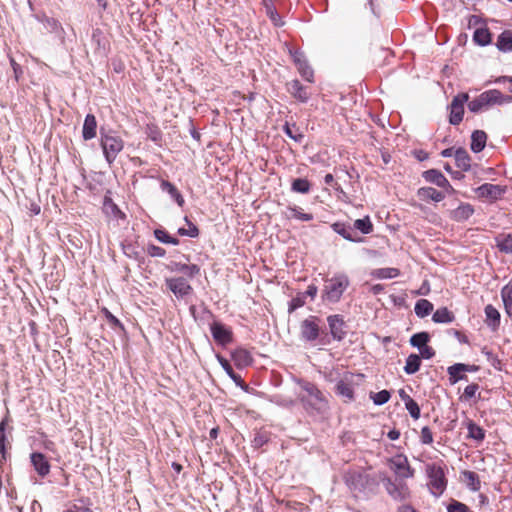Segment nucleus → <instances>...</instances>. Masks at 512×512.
Returning <instances> with one entry per match:
<instances>
[{"mask_svg": "<svg viewBox=\"0 0 512 512\" xmlns=\"http://www.w3.org/2000/svg\"><path fill=\"white\" fill-rule=\"evenodd\" d=\"M349 284L350 281L347 275L343 273L335 274L333 277L326 280L322 293L323 300L330 303L338 302Z\"/></svg>", "mask_w": 512, "mask_h": 512, "instance_id": "f257e3e1", "label": "nucleus"}, {"mask_svg": "<svg viewBox=\"0 0 512 512\" xmlns=\"http://www.w3.org/2000/svg\"><path fill=\"white\" fill-rule=\"evenodd\" d=\"M300 397L302 402L312 409L321 411L326 407V400L321 391L310 382H300Z\"/></svg>", "mask_w": 512, "mask_h": 512, "instance_id": "f03ea898", "label": "nucleus"}, {"mask_svg": "<svg viewBox=\"0 0 512 512\" xmlns=\"http://www.w3.org/2000/svg\"><path fill=\"white\" fill-rule=\"evenodd\" d=\"M428 487L434 496H440L446 489L447 481L444 469L436 464L427 466Z\"/></svg>", "mask_w": 512, "mask_h": 512, "instance_id": "7ed1b4c3", "label": "nucleus"}, {"mask_svg": "<svg viewBox=\"0 0 512 512\" xmlns=\"http://www.w3.org/2000/svg\"><path fill=\"white\" fill-rule=\"evenodd\" d=\"M101 146L108 163H112L124 147L123 140L116 135H105L102 137Z\"/></svg>", "mask_w": 512, "mask_h": 512, "instance_id": "20e7f679", "label": "nucleus"}, {"mask_svg": "<svg viewBox=\"0 0 512 512\" xmlns=\"http://www.w3.org/2000/svg\"><path fill=\"white\" fill-rule=\"evenodd\" d=\"M501 98L502 94L498 90H489L470 101L468 108L471 112L477 113L491 104L499 103Z\"/></svg>", "mask_w": 512, "mask_h": 512, "instance_id": "39448f33", "label": "nucleus"}, {"mask_svg": "<svg viewBox=\"0 0 512 512\" xmlns=\"http://www.w3.org/2000/svg\"><path fill=\"white\" fill-rule=\"evenodd\" d=\"M389 468L400 478H410L413 476V470L409 465L408 459L402 454H397L388 460Z\"/></svg>", "mask_w": 512, "mask_h": 512, "instance_id": "423d86ee", "label": "nucleus"}, {"mask_svg": "<svg viewBox=\"0 0 512 512\" xmlns=\"http://www.w3.org/2000/svg\"><path fill=\"white\" fill-rule=\"evenodd\" d=\"M469 96L467 93L456 95L450 104V117L449 121L453 125H458L464 115V105L468 101Z\"/></svg>", "mask_w": 512, "mask_h": 512, "instance_id": "0eeeda50", "label": "nucleus"}, {"mask_svg": "<svg viewBox=\"0 0 512 512\" xmlns=\"http://www.w3.org/2000/svg\"><path fill=\"white\" fill-rule=\"evenodd\" d=\"M294 63L297 66V69L300 75L308 82H313L314 73L312 68L309 66L304 54L300 51H291L290 52Z\"/></svg>", "mask_w": 512, "mask_h": 512, "instance_id": "6e6552de", "label": "nucleus"}, {"mask_svg": "<svg viewBox=\"0 0 512 512\" xmlns=\"http://www.w3.org/2000/svg\"><path fill=\"white\" fill-rule=\"evenodd\" d=\"M301 336L306 341H314L319 336V324L316 317H309L302 321Z\"/></svg>", "mask_w": 512, "mask_h": 512, "instance_id": "1a4fd4ad", "label": "nucleus"}, {"mask_svg": "<svg viewBox=\"0 0 512 512\" xmlns=\"http://www.w3.org/2000/svg\"><path fill=\"white\" fill-rule=\"evenodd\" d=\"M166 284L176 297H185L192 291L191 286L183 277L169 278L166 280Z\"/></svg>", "mask_w": 512, "mask_h": 512, "instance_id": "9d476101", "label": "nucleus"}, {"mask_svg": "<svg viewBox=\"0 0 512 512\" xmlns=\"http://www.w3.org/2000/svg\"><path fill=\"white\" fill-rule=\"evenodd\" d=\"M210 330L214 340L218 344L225 346L232 341V331L225 325L219 322H213L210 325Z\"/></svg>", "mask_w": 512, "mask_h": 512, "instance_id": "9b49d317", "label": "nucleus"}, {"mask_svg": "<svg viewBox=\"0 0 512 512\" xmlns=\"http://www.w3.org/2000/svg\"><path fill=\"white\" fill-rule=\"evenodd\" d=\"M423 178L441 188H446L449 193L454 191L447 178L438 170L430 169L423 173Z\"/></svg>", "mask_w": 512, "mask_h": 512, "instance_id": "f8f14e48", "label": "nucleus"}, {"mask_svg": "<svg viewBox=\"0 0 512 512\" xmlns=\"http://www.w3.org/2000/svg\"><path fill=\"white\" fill-rule=\"evenodd\" d=\"M385 488L388 494L398 501L406 500L410 495L409 489L405 484H396L390 479L386 481Z\"/></svg>", "mask_w": 512, "mask_h": 512, "instance_id": "ddd939ff", "label": "nucleus"}, {"mask_svg": "<svg viewBox=\"0 0 512 512\" xmlns=\"http://www.w3.org/2000/svg\"><path fill=\"white\" fill-rule=\"evenodd\" d=\"M31 463L35 471L41 476L45 477L50 472V464L42 453H32L30 456Z\"/></svg>", "mask_w": 512, "mask_h": 512, "instance_id": "4468645a", "label": "nucleus"}, {"mask_svg": "<svg viewBox=\"0 0 512 512\" xmlns=\"http://www.w3.org/2000/svg\"><path fill=\"white\" fill-rule=\"evenodd\" d=\"M504 190L499 185L485 183L477 188L476 193L478 197L487 199H497Z\"/></svg>", "mask_w": 512, "mask_h": 512, "instance_id": "2eb2a0df", "label": "nucleus"}, {"mask_svg": "<svg viewBox=\"0 0 512 512\" xmlns=\"http://www.w3.org/2000/svg\"><path fill=\"white\" fill-rule=\"evenodd\" d=\"M474 212L473 207L468 203H461L456 209L449 211L451 219L462 222L467 220Z\"/></svg>", "mask_w": 512, "mask_h": 512, "instance_id": "dca6fc26", "label": "nucleus"}, {"mask_svg": "<svg viewBox=\"0 0 512 512\" xmlns=\"http://www.w3.org/2000/svg\"><path fill=\"white\" fill-rule=\"evenodd\" d=\"M417 196L423 201L440 202L445 198V195L433 187H422L418 189Z\"/></svg>", "mask_w": 512, "mask_h": 512, "instance_id": "f3484780", "label": "nucleus"}, {"mask_svg": "<svg viewBox=\"0 0 512 512\" xmlns=\"http://www.w3.org/2000/svg\"><path fill=\"white\" fill-rule=\"evenodd\" d=\"M231 357L237 368H244L252 363L250 352L243 348H238L233 351Z\"/></svg>", "mask_w": 512, "mask_h": 512, "instance_id": "a211bd4d", "label": "nucleus"}, {"mask_svg": "<svg viewBox=\"0 0 512 512\" xmlns=\"http://www.w3.org/2000/svg\"><path fill=\"white\" fill-rule=\"evenodd\" d=\"M288 91L300 102H307L310 97L306 88L298 80H293L288 83Z\"/></svg>", "mask_w": 512, "mask_h": 512, "instance_id": "6ab92c4d", "label": "nucleus"}, {"mask_svg": "<svg viewBox=\"0 0 512 512\" xmlns=\"http://www.w3.org/2000/svg\"><path fill=\"white\" fill-rule=\"evenodd\" d=\"M328 324L333 338L341 340L345 334L343 320L338 315H332L328 317Z\"/></svg>", "mask_w": 512, "mask_h": 512, "instance_id": "aec40b11", "label": "nucleus"}, {"mask_svg": "<svg viewBox=\"0 0 512 512\" xmlns=\"http://www.w3.org/2000/svg\"><path fill=\"white\" fill-rule=\"evenodd\" d=\"M96 130H97V122L95 119V116L92 114H88L85 117L84 124H83V138L85 140L93 139L96 136Z\"/></svg>", "mask_w": 512, "mask_h": 512, "instance_id": "412c9836", "label": "nucleus"}, {"mask_svg": "<svg viewBox=\"0 0 512 512\" xmlns=\"http://www.w3.org/2000/svg\"><path fill=\"white\" fill-rule=\"evenodd\" d=\"M486 141L487 135L484 131H474L471 136V150L475 153L481 152L486 146Z\"/></svg>", "mask_w": 512, "mask_h": 512, "instance_id": "4be33fe9", "label": "nucleus"}, {"mask_svg": "<svg viewBox=\"0 0 512 512\" xmlns=\"http://www.w3.org/2000/svg\"><path fill=\"white\" fill-rule=\"evenodd\" d=\"M485 316L486 323L489 327L495 330L500 323V313L499 311L492 305H487L485 307Z\"/></svg>", "mask_w": 512, "mask_h": 512, "instance_id": "5701e85b", "label": "nucleus"}, {"mask_svg": "<svg viewBox=\"0 0 512 512\" xmlns=\"http://www.w3.org/2000/svg\"><path fill=\"white\" fill-rule=\"evenodd\" d=\"M161 189L162 191L164 192H167L172 199H174L176 201V203L182 207L184 205V198L183 196L179 193V191L176 189V187L170 183L169 181H165L163 180L161 182Z\"/></svg>", "mask_w": 512, "mask_h": 512, "instance_id": "b1692460", "label": "nucleus"}, {"mask_svg": "<svg viewBox=\"0 0 512 512\" xmlns=\"http://www.w3.org/2000/svg\"><path fill=\"white\" fill-rule=\"evenodd\" d=\"M468 370V365L457 363L448 368L449 379L452 384L464 378L463 372Z\"/></svg>", "mask_w": 512, "mask_h": 512, "instance_id": "393cba45", "label": "nucleus"}, {"mask_svg": "<svg viewBox=\"0 0 512 512\" xmlns=\"http://www.w3.org/2000/svg\"><path fill=\"white\" fill-rule=\"evenodd\" d=\"M103 211L107 216L114 219H122L124 217V214L120 211L117 205L108 197L104 199Z\"/></svg>", "mask_w": 512, "mask_h": 512, "instance_id": "a878e982", "label": "nucleus"}, {"mask_svg": "<svg viewBox=\"0 0 512 512\" xmlns=\"http://www.w3.org/2000/svg\"><path fill=\"white\" fill-rule=\"evenodd\" d=\"M461 479L471 490L477 491L480 489V480L475 472L463 471Z\"/></svg>", "mask_w": 512, "mask_h": 512, "instance_id": "bb28decb", "label": "nucleus"}, {"mask_svg": "<svg viewBox=\"0 0 512 512\" xmlns=\"http://www.w3.org/2000/svg\"><path fill=\"white\" fill-rule=\"evenodd\" d=\"M496 246L501 252L512 253V235L500 234L496 237Z\"/></svg>", "mask_w": 512, "mask_h": 512, "instance_id": "cd10ccee", "label": "nucleus"}, {"mask_svg": "<svg viewBox=\"0 0 512 512\" xmlns=\"http://www.w3.org/2000/svg\"><path fill=\"white\" fill-rule=\"evenodd\" d=\"M400 272L397 268H378L371 272V276L377 279H392L399 276Z\"/></svg>", "mask_w": 512, "mask_h": 512, "instance_id": "c85d7f7f", "label": "nucleus"}, {"mask_svg": "<svg viewBox=\"0 0 512 512\" xmlns=\"http://www.w3.org/2000/svg\"><path fill=\"white\" fill-rule=\"evenodd\" d=\"M455 161L457 167L460 169L467 171L470 169V157L466 150L464 149H458L454 153Z\"/></svg>", "mask_w": 512, "mask_h": 512, "instance_id": "c756f323", "label": "nucleus"}, {"mask_svg": "<svg viewBox=\"0 0 512 512\" xmlns=\"http://www.w3.org/2000/svg\"><path fill=\"white\" fill-rule=\"evenodd\" d=\"M497 47L503 52L512 51V32L504 31L501 33L497 40Z\"/></svg>", "mask_w": 512, "mask_h": 512, "instance_id": "7c9ffc66", "label": "nucleus"}, {"mask_svg": "<svg viewBox=\"0 0 512 512\" xmlns=\"http://www.w3.org/2000/svg\"><path fill=\"white\" fill-rule=\"evenodd\" d=\"M414 310L418 317L424 318L432 312L433 305L426 299H420L416 302Z\"/></svg>", "mask_w": 512, "mask_h": 512, "instance_id": "2f4dec72", "label": "nucleus"}, {"mask_svg": "<svg viewBox=\"0 0 512 512\" xmlns=\"http://www.w3.org/2000/svg\"><path fill=\"white\" fill-rule=\"evenodd\" d=\"M286 217L288 219H298L300 221H310L313 219V215L310 213H305L299 207H289L286 212Z\"/></svg>", "mask_w": 512, "mask_h": 512, "instance_id": "473e14b6", "label": "nucleus"}, {"mask_svg": "<svg viewBox=\"0 0 512 512\" xmlns=\"http://www.w3.org/2000/svg\"><path fill=\"white\" fill-rule=\"evenodd\" d=\"M473 40L478 45L485 46L491 42V34L487 28L480 27L475 30Z\"/></svg>", "mask_w": 512, "mask_h": 512, "instance_id": "72a5a7b5", "label": "nucleus"}, {"mask_svg": "<svg viewBox=\"0 0 512 512\" xmlns=\"http://www.w3.org/2000/svg\"><path fill=\"white\" fill-rule=\"evenodd\" d=\"M332 228L333 230L341 235L343 238H345L346 240H349V241H353V242H358L360 241L361 239H356L354 236H353V230L351 227L349 226H345L344 224H341V223H334L332 225Z\"/></svg>", "mask_w": 512, "mask_h": 512, "instance_id": "f704fd0d", "label": "nucleus"}, {"mask_svg": "<svg viewBox=\"0 0 512 512\" xmlns=\"http://www.w3.org/2000/svg\"><path fill=\"white\" fill-rule=\"evenodd\" d=\"M420 364H421L420 356L416 355V354H411L406 359V365L404 367V371L407 374H414L419 370Z\"/></svg>", "mask_w": 512, "mask_h": 512, "instance_id": "c9c22d12", "label": "nucleus"}, {"mask_svg": "<svg viewBox=\"0 0 512 512\" xmlns=\"http://www.w3.org/2000/svg\"><path fill=\"white\" fill-rule=\"evenodd\" d=\"M501 298L505 307V311L509 316H512V288L505 285L501 290Z\"/></svg>", "mask_w": 512, "mask_h": 512, "instance_id": "e433bc0d", "label": "nucleus"}, {"mask_svg": "<svg viewBox=\"0 0 512 512\" xmlns=\"http://www.w3.org/2000/svg\"><path fill=\"white\" fill-rule=\"evenodd\" d=\"M433 321L436 323H450L454 316L447 308L437 309L433 314Z\"/></svg>", "mask_w": 512, "mask_h": 512, "instance_id": "4c0bfd02", "label": "nucleus"}, {"mask_svg": "<svg viewBox=\"0 0 512 512\" xmlns=\"http://www.w3.org/2000/svg\"><path fill=\"white\" fill-rule=\"evenodd\" d=\"M467 429H468V437L469 438H472L476 441H482L485 437V432L484 430L478 426L477 424L473 423V422H469L467 424Z\"/></svg>", "mask_w": 512, "mask_h": 512, "instance_id": "58836bf2", "label": "nucleus"}, {"mask_svg": "<svg viewBox=\"0 0 512 512\" xmlns=\"http://www.w3.org/2000/svg\"><path fill=\"white\" fill-rule=\"evenodd\" d=\"M310 187L311 185L307 179L297 178L293 180L291 188L294 192L305 194L310 191Z\"/></svg>", "mask_w": 512, "mask_h": 512, "instance_id": "ea45409f", "label": "nucleus"}, {"mask_svg": "<svg viewBox=\"0 0 512 512\" xmlns=\"http://www.w3.org/2000/svg\"><path fill=\"white\" fill-rule=\"evenodd\" d=\"M354 228L361 231L363 234H369L373 230V225L370 221V218L366 216L362 219H357L354 222Z\"/></svg>", "mask_w": 512, "mask_h": 512, "instance_id": "a19ab883", "label": "nucleus"}, {"mask_svg": "<svg viewBox=\"0 0 512 512\" xmlns=\"http://www.w3.org/2000/svg\"><path fill=\"white\" fill-rule=\"evenodd\" d=\"M429 341V335L426 332H421L414 334L410 339V344L414 347L420 349V347H424L427 345Z\"/></svg>", "mask_w": 512, "mask_h": 512, "instance_id": "79ce46f5", "label": "nucleus"}, {"mask_svg": "<svg viewBox=\"0 0 512 512\" xmlns=\"http://www.w3.org/2000/svg\"><path fill=\"white\" fill-rule=\"evenodd\" d=\"M154 235L156 237L157 240H159L160 242L162 243H165V244H173V245H177L178 244V240L176 238H173L171 237L166 231L164 230H161V229H156L154 231Z\"/></svg>", "mask_w": 512, "mask_h": 512, "instance_id": "37998d69", "label": "nucleus"}, {"mask_svg": "<svg viewBox=\"0 0 512 512\" xmlns=\"http://www.w3.org/2000/svg\"><path fill=\"white\" fill-rule=\"evenodd\" d=\"M337 392L347 399H351L353 397V389L351 385L344 380H341L337 384Z\"/></svg>", "mask_w": 512, "mask_h": 512, "instance_id": "c03bdc74", "label": "nucleus"}, {"mask_svg": "<svg viewBox=\"0 0 512 512\" xmlns=\"http://www.w3.org/2000/svg\"><path fill=\"white\" fill-rule=\"evenodd\" d=\"M405 407L412 418L418 419L420 417L419 405L413 399H406Z\"/></svg>", "mask_w": 512, "mask_h": 512, "instance_id": "a18cd8bd", "label": "nucleus"}, {"mask_svg": "<svg viewBox=\"0 0 512 512\" xmlns=\"http://www.w3.org/2000/svg\"><path fill=\"white\" fill-rule=\"evenodd\" d=\"M41 21L43 22L45 29L49 32L57 33L61 28L59 22L53 18L44 17Z\"/></svg>", "mask_w": 512, "mask_h": 512, "instance_id": "49530a36", "label": "nucleus"}, {"mask_svg": "<svg viewBox=\"0 0 512 512\" xmlns=\"http://www.w3.org/2000/svg\"><path fill=\"white\" fill-rule=\"evenodd\" d=\"M372 399L376 405H383L390 399V393L387 390H382L380 392L375 393L372 396Z\"/></svg>", "mask_w": 512, "mask_h": 512, "instance_id": "de8ad7c7", "label": "nucleus"}, {"mask_svg": "<svg viewBox=\"0 0 512 512\" xmlns=\"http://www.w3.org/2000/svg\"><path fill=\"white\" fill-rule=\"evenodd\" d=\"M185 220L187 221L188 225H189V228L185 229V228H179L178 230V233L181 235V236H189V237H196L198 236V229L195 225H193L192 223H190L187 218H185Z\"/></svg>", "mask_w": 512, "mask_h": 512, "instance_id": "09e8293b", "label": "nucleus"}, {"mask_svg": "<svg viewBox=\"0 0 512 512\" xmlns=\"http://www.w3.org/2000/svg\"><path fill=\"white\" fill-rule=\"evenodd\" d=\"M266 13L269 16V18L271 19V21L274 23L275 26L282 25L281 18L273 7L266 5Z\"/></svg>", "mask_w": 512, "mask_h": 512, "instance_id": "8fccbe9b", "label": "nucleus"}, {"mask_svg": "<svg viewBox=\"0 0 512 512\" xmlns=\"http://www.w3.org/2000/svg\"><path fill=\"white\" fill-rule=\"evenodd\" d=\"M448 512H469V508L458 501H453L447 508Z\"/></svg>", "mask_w": 512, "mask_h": 512, "instance_id": "3c124183", "label": "nucleus"}, {"mask_svg": "<svg viewBox=\"0 0 512 512\" xmlns=\"http://www.w3.org/2000/svg\"><path fill=\"white\" fill-rule=\"evenodd\" d=\"M420 439L423 444H431L433 442V435L428 427L421 429Z\"/></svg>", "mask_w": 512, "mask_h": 512, "instance_id": "603ef678", "label": "nucleus"}, {"mask_svg": "<svg viewBox=\"0 0 512 512\" xmlns=\"http://www.w3.org/2000/svg\"><path fill=\"white\" fill-rule=\"evenodd\" d=\"M305 304V295H299L292 299L289 306V311L292 312Z\"/></svg>", "mask_w": 512, "mask_h": 512, "instance_id": "864d4df0", "label": "nucleus"}, {"mask_svg": "<svg viewBox=\"0 0 512 512\" xmlns=\"http://www.w3.org/2000/svg\"><path fill=\"white\" fill-rule=\"evenodd\" d=\"M181 272H183L186 275L194 276L199 273L200 269L197 265H182L179 269Z\"/></svg>", "mask_w": 512, "mask_h": 512, "instance_id": "5fc2aeb1", "label": "nucleus"}, {"mask_svg": "<svg viewBox=\"0 0 512 512\" xmlns=\"http://www.w3.org/2000/svg\"><path fill=\"white\" fill-rule=\"evenodd\" d=\"M419 352H420V357H422L424 359H430L435 354L434 350L428 345H426L424 347H420Z\"/></svg>", "mask_w": 512, "mask_h": 512, "instance_id": "6e6d98bb", "label": "nucleus"}, {"mask_svg": "<svg viewBox=\"0 0 512 512\" xmlns=\"http://www.w3.org/2000/svg\"><path fill=\"white\" fill-rule=\"evenodd\" d=\"M478 385L477 384H470L464 389V396L466 398H472L476 395L478 391Z\"/></svg>", "mask_w": 512, "mask_h": 512, "instance_id": "4d7b16f0", "label": "nucleus"}, {"mask_svg": "<svg viewBox=\"0 0 512 512\" xmlns=\"http://www.w3.org/2000/svg\"><path fill=\"white\" fill-rule=\"evenodd\" d=\"M5 425H6L5 420L1 421V423H0V451L1 452H3L4 448H5V439H6Z\"/></svg>", "mask_w": 512, "mask_h": 512, "instance_id": "13d9d810", "label": "nucleus"}, {"mask_svg": "<svg viewBox=\"0 0 512 512\" xmlns=\"http://www.w3.org/2000/svg\"><path fill=\"white\" fill-rule=\"evenodd\" d=\"M217 360L219 361L220 365L222 366V368L225 370V372L229 375V374H232L233 372V369L231 367V365L229 364V362L221 357L220 355H217Z\"/></svg>", "mask_w": 512, "mask_h": 512, "instance_id": "bf43d9fd", "label": "nucleus"}, {"mask_svg": "<svg viewBox=\"0 0 512 512\" xmlns=\"http://www.w3.org/2000/svg\"><path fill=\"white\" fill-rule=\"evenodd\" d=\"M149 253L152 256L163 257L165 255V250L158 246H151L149 249Z\"/></svg>", "mask_w": 512, "mask_h": 512, "instance_id": "052dcab7", "label": "nucleus"}, {"mask_svg": "<svg viewBox=\"0 0 512 512\" xmlns=\"http://www.w3.org/2000/svg\"><path fill=\"white\" fill-rule=\"evenodd\" d=\"M318 289L315 285H309L306 292L303 294L306 296L311 297L312 299L317 295Z\"/></svg>", "mask_w": 512, "mask_h": 512, "instance_id": "680f3d73", "label": "nucleus"}, {"mask_svg": "<svg viewBox=\"0 0 512 512\" xmlns=\"http://www.w3.org/2000/svg\"><path fill=\"white\" fill-rule=\"evenodd\" d=\"M237 385L239 386H242V380H241V377L237 374L234 373V371L232 372V374H229L228 375Z\"/></svg>", "mask_w": 512, "mask_h": 512, "instance_id": "e2e57ef3", "label": "nucleus"}, {"mask_svg": "<svg viewBox=\"0 0 512 512\" xmlns=\"http://www.w3.org/2000/svg\"><path fill=\"white\" fill-rule=\"evenodd\" d=\"M106 316H107L108 320H109L112 324H114V325H120L119 320H118L115 316H113L110 312L106 311Z\"/></svg>", "mask_w": 512, "mask_h": 512, "instance_id": "0e129e2a", "label": "nucleus"}, {"mask_svg": "<svg viewBox=\"0 0 512 512\" xmlns=\"http://www.w3.org/2000/svg\"><path fill=\"white\" fill-rule=\"evenodd\" d=\"M399 436H400V433L397 430H391L388 432V438L390 440H397L399 438Z\"/></svg>", "mask_w": 512, "mask_h": 512, "instance_id": "69168bd1", "label": "nucleus"}, {"mask_svg": "<svg viewBox=\"0 0 512 512\" xmlns=\"http://www.w3.org/2000/svg\"><path fill=\"white\" fill-rule=\"evenodd\" d=\"M399 396L401 400L404 402V404L406 403V399H412L403 389L399 390Z\"/></svg>", "mask_w": 512, "mask_h": 512, "instance_id": "338daca9", "label": "nucleus"}, {"mask_svg": "<svg viewBox=\"0 0 512 512\" xmlns=\"http://www.w3.org/2000/svg\"><path fill=\"white\" fill-rule=\"evenodd\" d=\"M399 512H416L415 509L409 505H404L399 509Z\"/></svg>", "mask_w": 512, "mask_h": 512, "instance_id": "774afa93", "label": "nucleus"}]
</instances>
